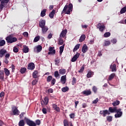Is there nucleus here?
Returning <instances> with one entry per match:
<instances>
[{"mask_svg":"<svg viewBox=\"0 0 126 126\" xmlns=\"http://www.w3.org/2000/svg\"><path fill=\"white\" fill-rule=\"evenodd\" d=\"M109 112L110 113H117L115 114V118H121L123 116V112L121 108L118 109L117 106L114 107H110L108 109Z\"/></svg>","mask_w":126,"mask_h":126,"instance_id":"f257e3e1","label":"nucleus"},{"mask_svg":"<svg viewBox=\"0 0 126 126\" xmlns=\"http://www.w3.org/2000/svg\"><path fill=\"white\" fill-rule=\"evenodd\" d=\"M73 5L72 3H69L68 5H65L62 11V13H65V14H70V12L72 11Z\"/></svg>","mask_w":126,"mask_h":126,"instance_id":"f03ea898","label":"nucleus"},{"mask_svg":"<svg viewBox=\"0 0 126 126\" xmlns=\"http://www.w3.org/2000/svg\"><path fill=\"white\" fill-rule=\"evenodd\" d=\"M5 40L8 44H12L17 41V38L10 35L6 37Z\"/></svg>","mask_w":126,"mask_h":126,"instance_id":"7ed1b4c3","label":"nucleus"},{"mask_svg":"<svg viewBox=\"0 0 126 126\" xmlns=\"http://www.w3.org/2000/svg\"><path fill=\"white\" fill-rule=\"evenodd\" d=\"M25 122L28 126H36V123L34 121L31 120L30 119L25 118Z\"/></svg>","mask_w":126,"mask_h":126,"instance_id":"20e7f679","label":"nucleus"},{"mask_svg":"<svg viewBox=\"0 0 126 126\" xmlns=\"http://www.w3.org/2000/svg\"><path fill=\"white\" fill-rule=\"evenodd\" d=\"M96 27L99 29L100 32H104V30L106 29V26L104 25V24H101V23H98Z\"/></svg>","mask_w":126,"mask_h":126,"instance_id":"39448f33","label":"nucleus"},{"mask_svg":"<svg viewBox=\"0 0 126 126\" xmlns=\"http://www.w3.org/2000/svg\"><path fill=\"white\" fill-rule=\"evenodd\" d=\"M9 0H2L0 4V9L2 10L3 7H5V5H7V3H8Z\"/></svg>","mask_w":126,"mask_h":126,"instance_id":"423d86ee","label":"nucleus"},{"mask_svg":"<svg viewBox=\"0 0 126 126\" xmlns=\"http://www.w3.org/2000/svg\"><path fill=\"white\" fill-rule=\"evenodd\" d=\"M12 110L13 112V115H14V116H19V115L20 114V111H19L16 106L12 107Z\"/></svg>","mask_w":126,"mask_h":126,"instance_id":"0eeeda50","label":"nucleus"},{"mask_svg":"<svg viewBox=\"0 0 126 126\" xmlns=\"http://www.w3.org/2000/svg\"><path fill=\"white\" fill-rule=\"evenodd\" d=\"M6 54H7V51L3 48L1 49L0 50V59L3 58Z\"/></svg>","mask_w":126,"mask_h":126,"instance_id":"6e6552de","label":"nucleus"},{"mask_svg":"<svg viewBox=\"0 0 126 126\" xmlns=\"http://www.w3.org/2000/svg\"><path fill=\"white\" fill-rule=\"evenodd\" d=\"M100 115H102L103 117H106L107 115H110V113L108 110H100L99 112Z\"/></svg>","mask_w":126,"mask_h":126,"instance_id":"1a4fd4ad","label":"nucleus"},{"mask_svg":"<svg viewBox=\"0 0 126 126\" xmlns=\"http://www.w3.org/2000/svg\"><path fill=\"white\" fill-rule=\"evenodd\" d=\"M79 56H80V54L78 53V52H77L76 54L74 55V56L71 59V62H72V63L76 62V61H77V59L79 58Z\"/></svg>","mask_w":126,"mask_h":126,"instance_id":"9d476101","label":"nucleus"},{"mask_svg":"<svg viewBox=\"0 0 126 126\" xmlns=\"http://www.w3.org/2000/svg\"><path fill=\"white\" fill-rule=\"evenodd\" d=\"M48 55H55L56 54V50H55V47H52L51 46L49 48Z\"/></svg>","mask_w":126,"mask_h":126,"instance_id":"9b49d317","label":"nucleus"},{"mask_svg":"<svg viewBox=\"0 0 126 126\" xmlns=\"http://www.w3.org/2000/svg\"><path fill=\"white\" fill-rule=\"evenodd\" d=\"M48 103H49V97H48V96L45 97L44 98V100L41 101V104L42 106H44V105H47Z\"/></svg>","mask_w":126,"mask_h":126,"instance_id":"f8f14e48","label":"nucleus"},{"mask_svg":"<svg viewBox=\"0 0 126 126\" xmlns=\"http://www.w3.org/2000/svg\"><path fill=\"white\" fill-rule=\"evenodd\" d=\"M39 26L40 28L46 26V20H40L39 22Z\"/></svg>","mask_w":126,"mask_h":126,"instance_id":"ddd939ff","label":"nucleus"},{"mask_svg":"<svg viewBox=\"0 0 126 126\" xmlns=\"http://www.w3.org/2000/svg\"><path fill=\"white\" fill-rule=\"evenodd\" d=\"M10 57V54L7 53L5 55V60L4 61V63H6V64H7L8 63H9V61H8V59H9Z\"/></svg>","mask_w":126,"mask_h":126,"instance_id":"4468645a","label":"nucleus"},{"mask_svg":"<svg viewBox=\"0 0 126 126\" xmlns=\"http://www.w3.org/2000/svg\"><path fill=\"white\" fill-rule=\"evenodd\" d=\"M35 68V64L33 63H31L28 64V69L33 70Z\"/></svg>","mask_w":126,"mask_h":126,"instance_id":"2eb2a0df","label":"nucleus"},{"mask_svg":"<svg viewBox=\"0 0 126 126\" xmlns=\"http://www.w3.org/2000/svg\"><path fill=\"white\" fill-rule=\"evenodd\" d=\"M88 51V46H87V45L86 44H84L82 48V52L83 54H85V53H86V52H87Z\"/></svg>","mask_w":126,"mask_h":126,"instance_id":"dca6fc26","label":"nucleus"},{"mask_svg":"<svg viewBox=\"0 0 126 126\" xmlns=\"http://www.w3.org/2000/svg\"><path fill=\"white\" fill-rule=\"evenodd\" d=\"M67 33V30L65 29L63 30L61 33L60 34V37H62L63 38H64L65 36H66V33Z\"/></svg>","mask_w":126,"mask_h":126,"instance_id":"f3484780","label":"nucleus"},{"mask_svg":"<svg viewBox=\"0 0 126 126\" xmlns=\"http://www.w3.org/2000/svg\"><path fill=\"white\" fill-rule=\"evenodd\" d=\"M41 28L42 34H46L47 32L49 30V28H48V27L46 26L44 27H42Z\"/></svg>","mask_w":126,"mask_h":126,"instance_id":"a211bd4d","label":"nucleus"},{"mask_svg":"<svg viewBox=\"0 0 126 126\" xmlns=\"http://www.w3.org/2000/svg\"><path fill=\"white\" fill-rule=\"evenodd\" d=\"M61 82L63 84H65V82H66V75H63L61 77Z\"/></svg>","mask_w":126,"mask_h":126,"instance_id":"6ab92c4d","label":"nucleus"},{"mask_svg":"<svg viewBox=\"0 0 126 126\" xmlns=\"http://www.w3.org/2000/svg\"><path fill=\"white\" fill-rule=\"evenodd\" d=\"M91 93L92 92L90 90L85 91L82 92V94H84V95H85L86 96L91 95Z\"/></svg>","mask_w":126,"mask_h":126,"instance_id":"aec40b11","label":"nucleus"},{"mask_svg":"<svg viewBox=\"0 0 126 126\" xmlns=\"http://www.w3.org/2000/svg\"><path fill=\"white\" fill-rule=\"evenodd\" d=\"M22 51L23 53H25V54H26L27 53H28L29 52V48H28V46L26 45H24Z\"/></svg>","mask_w":126,"mask_h":126,"instance_id":"412c9836","label":"nucleus"},{"mask_svg":"<svg viewBox=\"0 0 126 126\" xmlns=\"http://www.w3.org/2000/svg\"><path fill=\"white\" fill-rule=\"evenodd\" d=\"M56 13V10H53L51 12H50L49 14V16L50 18L52 19V18H54V16H55V14Z\"/></svg>","mask_w":126,"mask_h":126,"instance_id":"4be33fe9","label":"nucleus"},{"mask_svg":"<svg viewBox=\"0 0 126 126\" xmlns=\"http://www.w3.org/2000/svg\"><path fill=\"white\" fill-rule=\"evenodd\" d=\"M0 79L1 80L4 79V72L2 70H0Z\"/></svg>","mask_w":126,"mask_h":126,"instance_id":"5701e85b","label":"nucleus"},{"mask_svg":"<svg viewBox=\"0 0 126 126\" xmlns=\"http://www.w3.org/2000/svg\"><path fill=\"white\" fill-rule=\"evenodd\" d=\"M110 68L111 69V71H116L117 65H116V64H113V65H111L110 66Z\"/></svg>","mask_w":126,"mask_h":126,"instance_id":"b1692460","label":"nucleus"},{"mask_svg":"<svg viewBox=\"0 0 126 126\" xmlns=\"http://www.w3.org/2000/svg\"><path fill=\"white\" fill-rule=\"evenodd\" d=\"M86 38V36H85V34H82L79 40V42L81 43L82 42H83L84 40H85V38Z\"/></svg>","mask_w":126,"mask_h":126,"instance_id":"393cba45","label":"nucleus"},{"mask_svg":"<svg viewBox=\"0 0 126 126\" xmlns=\"http://www.w3.org/2000/svg\"><path fill=\"white\" fill-rule=\"evenodd\" d=\"M33 78H38V70H35L32 73Z\"/></svg>","mask_w":126,"mask_h":126,"instance_id":"a878e982","label":"nucleus"},{"mask_svg":"<svg viewBox=\"0 0 126 126\" xmlns=\"http://www.w3.org/2000/svg\"><path fill=\"white\" fill-rule=\"evenodd\" d=\"M46 11H47V9H43L41 12L40 16H41V17H44V16H46Z\"/></svg>","mask_w":126,"mask_h":126,"instance_id":"bb28decb","label":"nucleus"},{"mask_svg":"<svg viewBox=\"0 0 126 126\" xmlns=\"http://www.w3.org/2000/svg\"><path fill=\"white\" fill-rule=\"evenodd\" d=\"M4 71L6 76H9V74H10V72L9 71V70H8V69L4 68Z\"/></svg>","mask_w":126,"mask_h":126,"instance_id":"cd10ccee","label":"nucleus"},{"mask_svg":"<svg viewBox=\"0 0 126 126\" xmlns=\"http://www.w3.org/2000/svg\"><path fill=\"white\" fill-rule=\"evenodd\" d=\"M35 48L36 49V53H40L42 51V46L40 45L36 46Z\"/></svg>","mask_w":126,"mask_h":126,"instance_id":"c85d7f7f","label":"nucleus"},{"mask_svg":"<svg viewBox=\"0 0 126 126\" xmlns=\"http://www.w3.org/2000/svg\"><path fill=\"white\" fill-rule=\"evenodd\" d=\"M120 103L121 102L119 100H115L112 103V105L114 107H116V106H119Z\"/></svg>","mask_w":126,"mask_h":126,"instance_id":"c756f323","label":"nucleus"},{"mask_svg":"<svg viewBox=\"0 0 126 126\" xmlns=\"http://www.w3.org/2000/svg\"><path fill=\"white\" fill-rule=\"evenodd\" d=\"M66 72V71L65 70V69H60L59 70L60 74H62V75H63V74H65Z\"/></svg>","mask_w":126,"mask_h":126,"instance_id":"7c9ffc66","label":"nucleus"},{"mask_svg":"<svg viewBox=\"0 0 126 126\" xmlns=\"http://www.w3.org/2000/svg\"><path fill=\"white\" fill-rule=\"evenodd\" d=\"M80 47V44H76L73 50V52H76V51H77L78 49H79Z\"/></svg>","mask_w":126,"mask_h":126,"instance_id":"2f4dec72","label":"nucleus"},{"mask_svg":"<svg viewBox=\"0 0 126 126\" xmlns=\"http://www.w3.org/2000/svg\"><path fill=\"white\" fill-rule=\"evenodd\" d=\"M110 45H111V41L105 40L103 47H107V46H110Z\"/></svg>","mask_w":126,"mask_h":126,"instance_id":"473e14b6","label":"nucleus"},{"mask_svg":"<svg viewBox=\"0 0 126 126\" xmlns=\"http://www.w3.org/2000/svg\"><path fill=\"white\" fill-rule=\"evenodd\" d=\"M92 75H93V72L89 71L87 74V78H90V77H92Z\"/></svg>","mask_w":126,"mask_h":126,"instance_id":"72a5a7b5","label":"nucleus"},{"mask_svg":"<svg viewBox=\"0 0 126 126\" xmlns=\"http://www.w3.org/2000/svg\"><path fill=\"white\" fill-rule=\"evenodd\" d=\"M18 126H25V122L23 120H21L19 121L18 123Z\"/></svg>","mask_w":126,"mask_h":126,"instance_id":"f704fd0d","label":"nucleus"},{"mask_svg":"<svg viewBox=\"0 0 126 126\" xmlns=\"http://www.w3.org/2000/svg\"><path fill=\"white\" fill-rule=\"evenodd\" d=\"M26 70H27V69L26 67H22L20 69V72L22 73V74H23L24 73H25L26 72Z\"/></svg>","mask_w":126,"mask_h":126,"instance_id":"c9c22d12","label":"nucleus"},{"mask_svg":"<svg viewBox=\"0 0 126 126\" xmlns=\"http://www.w3.org/2000/svg\"><path fill=\"white\" fill-rule=\"evenodd\" d=\"M63 49H64V44L61 46L60 47V54L62 55L63 54Z\"/></svg>","mask_w":126,"mask_h":126,"instance_id":"e433bc0d","label":"nucleus"},{"mask_svg":"<svg viewBox=\"0 0 126 126\" xmlns=\"http://www.w3.org/2000/svg\"><path fill=\"white\" fill-rule=\"evenodd\" d=\"M116 75V74L115 73H112L111 74L108 78V80L111 81L113 79H114V77H115V76Z\"/></svg>","mask_w":126,"mask_h":126,"instance_id":"4c0bfd02","label":"nucleus"},{"mask_svg":"<svg viewBox=\"0 0 126 126\" xmlns=\"http://www.w3.org/2000/svg\"><path fill=\"white\" fill-rule=\"evenodd\" d=\"M103 35L104 38H108V37H110V36H111V32H106L104 33Z\"/></svg>","mask_w":126,"mask_h":126,"instance_id":"58836bf2","label":"nucleus"},{"mask_svg":"<svg viewBox=\"0 0 126 126\" xmlns=\"http://www.w3.org/2000/svg\"><path fill=\"white\" fill-rule=\"evenodd\" d=\"M69 89L68 88V87L66 86L62 89V92H63V93L66 92V91H68Z\"/></svg>","mask_w":126,"mask_h":126,"instance_id":"ea45409f","label":"nucleus"},{"mask_svg":"<svg viewBox=\"0 0 126 126\" xmlns=\"http://www.w3.org/2000/svg\"><path fill=\"white\" fill-rule=\"evenodd\" d=\"M84 68H85V65L83 64L81 67L80 69L78 71V72H80V73L83 72Z\"/></svg>","mask_w":126,"mask_h":126,"instance_id":"a19ab883","label":"nucleus"},{"mask_svg":"<svg viewBox=\"0 0 126 126\" xmlns=\"http://www.w3.org/2000/svg\"><path fill=\"white\" fill-rule=\"evenodd\" d=\"M5 45V40H1L0 41V47H2Z\"/></svg>","mask_w":126,"mask_h":126,"instance_id":"79ce46f5","label":"nucleus"},{"mask_svg":"<svg viewBox=\"0 0 126 126\" xmlns=\"http://www.w3.org/2000/svg\"><path fill=\"white\" fill-rule=\"evenodd\" d=\"M53 79V76H48L47 78V82H51L52 81V80Z\"/></svg>","mask_w":126,"mask_h":126,"instance_id":"37998d69","label":"nucleus"},{"mask_svg":"<svg viewBox=\"0 0 126 126\" xmlns=\"http://www.w3.org/2000/svg\"><path fill=\"white\" fill-rule=\"evenodd\" d=\"M39 40H40V36H37L34 38L33 40V42L34 43H37V42H38V41H39Z\"/></svg>","mask_w":126,"mask_h":126,"instance_id":"c03bdc74","label":"nucleus"},{"mask_svg":"<svg viewBox=\"0 0 126 126\" xmlns=\"http://www.w3.org/2000/svg\"><path fill=\"white\" fill-rule=\"evenodd\" d=\"M63 124L64 125V126H69L68 125V121L66 120H64L63 121Z\"/></svg>","mask_w":126,"mask_h":126,"instance_id":"a18cd8bd","label":"nucleus"},{"mask_svg":"<svg viewBox=\"0 0 126 126\" xmlns=\"http://www.w3.org/2000/svg\"><path fill=\"white\" fill-rule=\"evenodd\" d=\"M38 83V79H35V80H33L32 82V85H36Z\"/></svg>","mask_w":126,"mask_h":126,"instance_id":"49530a36","label":"nucleus"},{"mask_svg":"<svg viewBox=\"0 0 126 126\" xmlns=\"http://www.w3.org/2000/svg\"><path fill=\"white\" fill-rule=\"evenodd\" d=\"M106 119L108 122H112L113 120V117L112 116H107L106 117Z\"/></svg>","mask_w":126,"mask_h":126,"instance_id":"de8ad7c7","label":"nucleus"},{"mask_svg":"<svg viewBox=\"0 0 126 126\" xmlns=\"http://www.w3.org/2000/svg\"><path fill=\"white\" fill-rule=\"evenodd\" d=\"M54 76L55 77H59L60 76V74L59 73V71H56L54 72Z\"/></svg>","mask_w":126,"mask_h":126,"instance_id":"09e8293b","label":"nucleus"},{"mask_svg":"<svg viewBox=\"0 0 126 126\" xmlns=\"http://www.w3.org/2000/svg\"><path fill=\"white\" fill-rule=\"evenodd\" d=\"M76 83V78L75 77L72 78V85H74Z\"/></svg>","mask_w":126,"mask_h":126,"instance_id":"8fccbe9b","label":"nucleus"},{"mask_svg":"<svg viewBox=\"0 0 126 126\" xmlns=\"http://www.w3.org/2000/svg\"><path fill=\"white\" fill-rule=\"evenodd\" d=\"M19 50L17 47L15 46L13 47V52L14 53H18Z\"/></svg>","mask_w":126,"mask_h":126,"instance_id":"3c124183","label":"nucleus"},{"mask_svg":"<svg viewBox=\"0 0 126 126\" xmlns=\"http://www.w3.org/2000/svg\"><path fill=\"white\" fill-rule=\"evenodd\" d=\"M55 64L56 65H58L59 63H60V59L56 58L55 60Z\"/></svg>","mask_w":126,"mask_h":126,"instance_id":"603ef678","label":"nucleus"},{"mask_svg":"<svg viewBox=\"0 0 126 126\" xmlns=\"http://www.w3.org/2000/svg\"><path fill=\"white\" fill-rule=\"evenodd\" d=\"M35 125H37V126H40L41 125V121H40V120H36L35 121Z\"/></svg>","mask_w":126,"mask_h":126,"instance_id":"864d4df0","label":"nucleus"},{"mask_svg":"<svg viewBox=\"0 0 126 126\" xmlns=\"http://www.w3.org/2000/svg\"><path fill=\"white\" fill-rule=\"evenodd\" d=\"M55 83H56V79L53 78L51 80V85L53 86V85H55Z\"/></svg>","mask_w":126,"mask_h":126,"instance_id":"5fc2aeb1","label":"nucleus"},{"mask_svg":"<svg viewBox=\"0 0 126 126\" xmlns=\"http://www.w3.org/2000/svg\"><path fill=\"white\" fill-rule=\"evenodd\" d=\"M98 102H99V99H98V98H96L95 100H94L92 101V103L93 104H97V103H98Z\"/></svg>","mask_w":126,"mask_h":126,"instance_id":"6e6d98bb","label":"nucleus"},{"mask_svg":"<svg viewBox=\"0 0 126 126\" xmlns=\"http://www.w3.org/2000/svg\"><path fill=\"white\" fill-rule=\"evenodd\" d=\"M0 97L2 98V99H3V98H4V92H1L0 93Z\"/></svg>","mask_w":126,"mask_h":126,"instance_id":"4d7b16f0","label":"nucleus"},{"mask_svg":"<svg viewBox=\"0 0 126 126\" xmlns=\"http://www.w3.org/2000/svg\"><path fill=\"white\" fill-rule=\"evenodd\" d=\"M111 43L113 44H116L117 42V39L116 38H113L111 40Z\"/></svg>","mask_w":126,"mask_h":126,"instance_id":"13d9d810","label":"nucleus"},{"mask_svg":"<svg viewBox=\"0 0 126 126\" xmlns=\"http://www.w3.org/2000/svg\"><path fill=\"white\" fill-rule=\"evenodd\" d=\"M75 116V114H74V113H71L69 115V117L70 119H74Z\"/></svg>","mask_w":126,"mask_h":126,"instance_id":"bf43d9fd","label":"nucleus"},{"mask_svg":"<svg viewBox=\"0 0 126 126\" xmlns=\"http://www.w3.org/2000/svg\"><path fill=\"white\" fill-rule=\"evenodd\" d=\"M93 91H94V93H96V92H97V88L95 86H94L93 87Z\"/></svg>","mask_w":126,"mask_h":126,"instance_id":"052dcab7","label":"nucleus"},{"mask_svg":"<svg viewBox=\"0 0 126 126\" xmlns=\"http://www.w3.org/2000/svg\"><path fill=\"white\" fill-rule=\"evenodd\" d=\"M11 69L13 72L14 71V69H15V65L13 64H11Z\"/></svg>","mask_w":126,"mask_h":126,"instance_id":"680f3d73","label":"nucleus"},{"mask_svg":"<svg viewBox=\"0 0 126 126\" xmlns=\"http://www.w3.org/2000/svg\"><path fill=\"white\" fill-rule=\"evenodd\" d=\"M48 93H53V92H54V90H53V89L52 88L49 89L48 90Z\"/></svg>","mask_w":126,"mask_h":126,"instance_id":"e2e57ef3","label":"nucleus"},{"mask_svg":"<svg viewBox=\"0 0 126 126\" xmlns=\"http://www.w3.org/2000/svg\"><path fill=\"white\" fill-rule=\"evenodd\" d=\"M24 112H22L20 115V119H23V117H24Z\"/></svg>","mask_w":126,"mask_h":126,"instance_id":"0e129e2a","label":"nucleus"},{"mask_svg":"<svg viewBox=\"0 0 126 126\" xmlns=\"http://www.w3.org/2000/svg\"><path fill=\"white\" fill-rule=\"evenodd\" d=\"M78 104H79V101H77L75 102V109H76L77 108V105H78Z\"/></svg>","mask_w":126,"mask_h":126,"instance_id":"69168bd1","label":"nucleus"},{"mask_svg":"<svg viewBox=\"0 0 126 126\" xmlns=\"http://www.w3.org/2000/svg\"><path fill=\"white\" fill-rule=\"evenodd\" d=\"M23 35L25 36V37H28V32H24L23 33Z\"/></svg>","mask_w":126,"mask_h":126,"instance_id":"338daca9","label":"nucleus"},{"mask_svg":"<svg viewBox=\"0 0 126 126\" xmlns=\"http://www.w3.org/2000/svg\"><path fill=\"white\" fill-rule=\"evenodd\" d=\"M42 111V113H43L44 114H47V110H46L44 107L43 108Z\"/></svg>","mask_w":126,"mask_h":126,"instance_id":"774afa93","label":"nucleus"}]
</instances>
